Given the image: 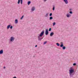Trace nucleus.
<instances>
[{"instance_id":"obj_1","label":"nucleus","mask_w":78,"mask_h":78,"mask_svg":"<svg viewBox=\"0 0 78 78\" xmlns=\"http://www.w3.org/2000/svg\"><path fill=\"white\" fill-rule=\"evenodd\" d=\"M69 76L71 78L73 76V75L75 74L74 73V69L72 67H71L70 68V69L69 70Z\"/></svg>"},{"instance_id":"obj_2","label":"nucleus","mask_w":78,"mask_h":78,"mask_svg":"<svg viewBox=\"0 0 78 78\" xmlns=\"http://www.w3.org/2000/svg\"><path fill=\"white\" fill-rule=\"evenodd\" d=\"M44 34V30L42 31L41 33L38 35V41H41V40L43 39V37H42V36H43V35Z\"/></svg>"},{"instance_id":"obj_3","label":"nucleus","mask_w":78,"mask_h":78,"mask_svg":"<svg viewBox=\"0 0 78 78\" xmlns=\"http://www.w3.org/2000/svg\"><path fill=\"white\" fill-rule=\"evenodd\" d=\"M14 40H15V38L13 37H11L9 39V43H11V42H13L14 41Z\"/></svg>"},{"instance_id":"obj_4","label":"nucleus","mask_w":78,"mask_h":78,"mask_svg":"<svg viewBox=\"0 0 78 78\" xmlns=\"http://www.w3.org/2000/svg\"><path fill=\"white\" fill-rule=\"evenodd\" d=\"M61 44L60 45V47H62L63 50H65L66 49V47L63 46H64V45L63 44V43H61Z\"/></svg>"},{"instance_id":"obj_5","label":"nucleus","mask_w":78,"mask_h":78,"mask_svg":"<svg viewBox=\"0 0 78 78\" xmlns=\"http://www.w3.org/2000/svg\"><path fill=\"white\" fill-rule=\"evenodd\" d=\"M45 34L46 35H48V30L47 29L45 30Z\"/></svg>"},{"instance_id":"obj_6","label":"nucleus","mask_w":78,"mask_h":78,"mask_svg":"<svg viewBox=\"0 0 78 78\" xmlns=\"http://www.w3.org/2000/svg\"><path fill=\"white\" fill-rule=\"evenodd\" d=\"M71 16H72L71 14H67L66 15V16L68 17V18H69V17H71Z\"/></svg>"},{"instance_id":"obj_7","label":"nucleus","mask_w":78,"mask_h":78,"mask_svg":"<svg viewBox=\"0 0 78 78\" xmlns=\"http://www.w3.org/2000/svg\"><path fill=\"white\" fill-rule=\"evenodd\" d=\"M34 10H35V7H33L31 9V10L32 11H34Z\"/></svg>"},{"instance_id":"obj_8","label":"nucleus","mask_w":78,"mask_h":78,"mask_svg":"<svg viewBox=\"0 0 78 78\" xmlns=\"http://www.w3.org/2000/svg\"><path fill=\"white\" fill-rule=\"evenodd\" d=\"M15 23L16 24H17L18 23V20L17 19H16L15 20Z\"/></svg>"},{"instance_id":"obj_9","label":"nucleus","mask_w":78,"mask_h":78,"mask_svg":"<svg viewBox=\"0 0 78 78\" xmlns=\"http://www.w3.org/2000/svg\"><path fill=\"white\" fill-rule=\"evenodd\" d=\"M3 50H2L0 51V55H2V54H3Z\"/></svg>"},{"instance_id":"obj_10","label":"nucleus","mask_w":78,"mask_h":78,"mask_svg":"<svg viewBox=\"0 0 78 78\" xmlns=\"http://www.w3.org/2000/svg\"><path fill=\"white\" fill-rule=\"evenodd\" d=\"M53 35H54V33L53 32H51L50 34V36L51 37H52Z\"/></svg>"},{"instance_id":"obj_11","label":"nucleus","mask_w":78,"mask_h":78,"mask_svg":"<svg viewBox=\"0 0 78 78\" xmlns=\"http://www.w3.org/2000/svg\"><path fill=\"white\" fill-rule=\"evenodd\" d=\"M63 1L66 4H67L68 3V1H67V0H64Z\"/></svg>"},{"instance_id":"obj_12","label":"nucleus","mask_w":78,"mask_h":78,"mask_svg":"<svg viewBox=\"0 0 78 78\" xmlns=\"http://www.w3.org/2000/svg\"><path fill=\"white\" fill-rule=\"evenodd\" d=\"M11 27V25H8L7 27V29H9Z\"/></svg>"},{"instance_id":"obj_13","label":"nucleus","mask_w":78,"mask_h":78,"mask_svg":"<svg viewBox=\"0 0 78 78\" xmlns=\"http://www.w3.org/2000/svg\"><path fill=\"white\" fill-rule=\"evenodd\" d=\"M48 13L46 14V15H45V17H48Z\"/></svg>"},{"instance_id":"obj_14","label":"nucleus","mask_w":78,"mask_h":78,"mask_svg":"<svg viewBox=\"0 0 78 78\" xmlns=\"http://www.w3.org/2000/svg\"><path fill=\"white\" fill-rule=\"evenodd\" d=\"M20 3L21 5H22L23 3V0H20Z\"/></svg>"},{"instance_id":"obj_15","label":"nucleus","mask_w":78,"mask_h":78,"mask_svg":"<svg viewBox=\"0 0 78 78\" xmlns=\"http://www.w3.org/2000/svg\"><path fill=\"white\" fill-rule=\"evenodd\" d=\"M31 3V2L30 1H28L27 2V4L28 5H29Z\"/></svg>"},{"instance_id":"obj_16","label":"nucleus","mask_w":78,"mask_h":78,"mask_svg":"<svg viewBox=\"0 0 78 78\" xmlns=\"http://www.w3.org/2000/svg\"><path fill=\"white\" fill-rule=\"evenodd\" d=\"M50 20H51L53 19V17L52 16H51L49 18Z\"/></svg>"},{"instance_id":"obj_17","label":"nucleus","mask_w":78,"mask_h":78,"mask_svg":"<svg viewBox=\"0 0 78 78\" xmlns=\"http://www.w3.org/2000/svg\"><path fill=\"white\" fill-rule=\"evenodd\" d=\"M56 44L58 46H59L60 45V44H59L58 43H57Z\"/></svg>"},{"instance_id":"obj_18","label":"nucleus","mask_w":78,"mask_h":78,"mask_svg":"<svg viewBox=\"0 0 78 78\" xmlns=\"http://www.w3.org/2000/svg\"><path fill=\"white\" fill-rule=\"evenodd\" d=\"M53 11H55V5H54L53 6V8L52 9Z\"/></svg>"},{"instance_id":"obj_19","label":"nucleus","mask_w":78,"mask_h":78,"mask_svg":"<svg viewBox=\"0 0 78 78\" xmlns=\"http://www.w3.org/2000/svg\"><path fill=\"white\" fill-rule=\"evenodd\" d=\"M20 0H18V4H20Z\"/></svg>"},{"instance_id":"obj_20","label":"nucleus","mask_w":78,"mask_h":78,"mask_svg":"<svg viewBox=\"0 0 78 78\" xmlns=\"http://www.w3.org/2000/svg\"><path fill=\"white\" fill-rule=\"evenodd\" d=\"M55 25H56V23L54 22L53 23V26H55Z\"/></svg>"},{"instance_id":"obj_21","label":"nucleus","mask_w":78,"mask_h":78,"mask_svg":"<svg viewBox=\"0 0 78 78\" xmlns=\"http://www.w3.org/2000/svg\"><path fill=\"white\" fill-rule=\"evenodd\" d=\"M23 17H24V16L23 15L21 18L20 19H23Z\"/></svg>"},{"instance_id":"obj_22","label":"nucleus","mask_w":78,"mask_h":78,"mask_svg":"<svg viewBox=\"0 0 78 78\" xmlns=\"http://www.w3.org/2000/svg\"><path fill=\"white\" fill-rule=\"evenodd\" d=\"M47 41H46V42H44V43H43V44H44V45H45V44H46L47 43Z\"/></svg>"},{"instance_id":"obj_23","label":"nucleus","mask_w":78,"mask_h":78,"mask_svg":"<svg viewBox=\"0 0 78 78\" xmlns=\"http://www.w3.org/2000/svg\"><path fill=\"white\" fill-rule=\"evenodd\" d=\"M69 13L70 14H73V12L72 11H70V12H69Z\"/></svg>"},{"instance_id":"obj_24","label":"nucleus","mask_w":78,"mask_h":78,"mask_svg":"<svg viewBox=\"0 0 78 78\" xmlns=\"http://www.w3.org/2000/svg\"><path fill=\"white\" fill-rule=\"evenodd\" d=\"M51 28H50L49 30V31H51Z\"/></svg>"},{"instance_id":"obj_25","label":"nucleus","mask_w":78,"mask_h":78,"mask_svg":"<svg viewBox=\"0 0 78 78\" xmlns=\"http://www.w3.org/2000/svg\"><path fill=\"white\" fill-rule=\"evenodd\" d=\"M52 16V13H50V14H49V16Z\"/></svg>"},{"instance_id":"obj_26","label":"nucleus","mask_w":78,"mask_h":78,"mask_svg":"<svg viewBox=\"0 0 78 78\" xmlns=\"http://www.w3.org/2000/svg\"><path fill=\"white\" fill-rule=\"evenodd\" d=\"M10 29H12V26H11L10 27Z\"/></svg>"},{"instance_id":"obj_27","label":"nucleus","mask_w":78,"mask_h":78,"mask_svg":"<svg viewBox=\"0 0 78 78\" xmlns=\"http://www.w3.org/2000/svg\"><path fill=\"white\" fill-rule=\"evenodd\" d=\"M76 63H74L73 64V65L75 66L76 65Z\"/></svg>"},{"instance_id":"obj_28","label":"nucleus","mask_w":78,"mask_h":78,"mask_svg":"<svg viewBox=\"0 0 78 78\" xmlns=\"http://www.w3.org/2000/svg\"><path fill=\"white\" fill-rule=\"evenodd\" d=\"M47 0H43L44 2H45Z\"/></svg>"},{"instance_id":"obj_29","label":"nucleus","mask_w":78,"mask_h":78,"mask_svg":"<svg viewBox=\"0 0 78 78\" xmlns=\"http://www.w3.org/2000/svg\"><path fill=\"white\" fill-rule=\"evenodd\" d=\"M69 11H72V9H69Z\"/></svg>"},{"instance_id":"obj_30","label":"nucleus","mask_w":78,"mask_h":78,"mask_svg":"<svg viewBox=\"0 0 78 78\" xmlns=\"http://www.w3.org/2000/svg\"><path fill=\"white\" fill-rule=\"evenodd\" d=\"M12 78H17V77L16 76H14V77H13Z\"/></svg>"},{"instance_id":"obj_31","label":"nucleus","mask_w":78,"mask_h":78,"mask_svg":"<svg viewBox=\"0 0 78 78\" xmlns=\"http://www.w3.org/2000/svg\"><path fill=\"white\" fill-rule=\"evenodd\" d=\"M3 68H4V69H5V68H6V67H4Z\"/></svg>"},{"instance_id":"obj_32","label":"nucleus","mask_w":78,"mask_h":78,"mask_svg":"<svg viewBox=\"0 0 78 78\" xmlns=\"http://www.w3.org/2000/svg\"><path fill=\"white\" fill-rule=\"evenodd\" d=\"M37 45H36L35 47H37Z\"/></svg>"}]
</instances>
